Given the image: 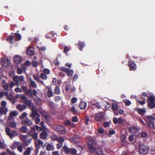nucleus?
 <instances>
[{
  "label": "nucleus",
  "mask_w": 155,
  "mask_h": 155,
  "mask_svg": "<svg viewBox=\"0 0 155 155\" xmlns=\"http://www.w3.org/2000/svg\"><path fill=\"white\" fill-rule=\"evenodd\" d=\"M144 120L146 122L149 128L155 130V125L154 121H155V118L152 116H146Z\"/></svg>",
  "instance_id": "obj_1"
},
{
  "label": "nucleus",
  "mask_w": 155,
  "mask_h": 155,
  "mask_svg": "<svg viewBox=\"0 0 155 155\" xmlns=\"http://www.w3.org/2000/svg\"><path fill=\"white\" fill-rule=\"evenodd\" d=\"M21 88L25 94L30 97H32L33 96H35L38 94L37 91L35 89L32 90L30 88L28 89L27 87L24 85L21 86Z\"/></svg>",
  "instance_id": "obj_2"
},
{
  "label": "nucleus",
  "mask_w": 155,
  "mask_h": 155,
  "mask_svg": "<svg viewBox=\"0 0 155 155\" xmlns=\"http://www.w3.org/2000/svg\"><path fill=\"white\" fill-rule=\"evenodd\" d=\"M147 107L150 109L155 107V97L152 96H148L147 101Z\"/></svg>",
  "instance_id": "obj_3"
},
{
  "label": "nucleus",
  "mask_w": 155,
  "mask_h": 155,
  "mask_svg": "<svg viewBox=\"0 0 155 155\" xmlns=\"http://www.w3.org/2000/svg\"><path fill=\"white\" fill-rule=\"evenodd\" d=\"M96 143L93 139L90 140L88 143V147L91 152L95 153Z\"/></svg>",
  "instance_id": "obj_4"
},
{
  "label": "nucleus",
  "mask_w": 155,
  "mask_h": 155,
  "mask_svg": "<svg viewBox=\"0 0 155 155\" xmlns=\"http://www.w3.org/2000/svg\"><path fill=\"white\" fill-rule=\"evenodd\" d=\"M149 148L148 146L144 144L139 145V152L142 155H145L149 152Z\"/></svg>",
  "instance_id": "obj_5"
},
{
  "label": "nucleus",
  "mask_w": 155,
  "mask_h": 155,
  "mask_svg": "<svg viewBox=\"0 0 155 155\" xmlns=\"http://www.w3.org/2000/svg\"><path fill=\"white\" fill-rule=\"evenodd\" d=\"M63 151L66 154L74 155L77 153V150L74 148H68L67 146H64L62 149Z\"/></svg>",
  "instance_id": "obj_6"
},
{
  "label": "nucleus",
  "mask_w": 155,
  "mask_h": 155,
  "mask_svg": "<svg viewBox=\"0 0 155 155\" xmlns=\"http://www.w3.org/2000/svg\"><path fill=\"white\" fill-rule=\"evenodd\" d=\"M5 131L6 134L9 136L11 139H13V137L18 135V134L16 131L13 130L11 132L10 129L8 127H6L5 128Z\"/></svg>",
  "instance_id": "obj_7"
},
{
  "label": "nucleus",
  "mask_w": 155,
  "mask_h": 155,
  "mask_svg": "<svg viewBox=\"0 0 155 155\" xmlns=\"http://www.w3.org/2000/svg\"><path fill=\"white\" fill-rule=\"evenodd\" d=\"M22 102L24 104H26L29 107H32L33 109L35 108V107L34 106V104L31 101L27 100L26 97L24 96H22L21 97Z\"/></svg>",
  "instance_id": "obj_8"
},
{
  "label": "nucleus",
  "mask_w": 155,
  "mask_h": 155,
  "mask_svg": "<svg viewBox=\"0 0 155 155\" xmlns=\"http://www.w3.org/2000/svg\"><path fill=\"white\" fill-rule=\"evenodd\" d=\"M28 134L31 136L35 142L36 141L38 138V134L34 127H31L30 130L28 133Z\"/></svg>",
  "instance_id": "obj_9"
},
{
  "label": "nucleus",
  "mask_w": 155,
  "mask_h": 155,
  "mask_svg": "<svg viewBox=\"0 0 155 155\" xmlns=\"http://www.w3.org/2000/svg\"><path fill=\"white\" fill-rule=\"evenodd\" d=\"M129 130L132 134L134 135L135 136H138L140 134L139 132V128L138 127H132L129 128Z\"/></svg>",
  "instance_id": "obj_10"
},
{
  "label": "nucleus",
  "mask_w": 155,
  "mask_h": 155,
  "mask_svg": "<svg viewBox=\"0 0 155 155\" xmlns=\"http://www.w3.org/2000/svg\"><path fill=\"white\" fill-rule=\"evenodd\" d=\"M104 116V112H100L95 114L94 119L97 121L100 122L103 120Z\"/></svg>",
  "instance_id": "obj_11"
},
{
  "label": "nucleus",
  "mask_w": 155,
  "mask_h": 155,
  "mask_svg": "<svg viewBox=\"0 0 155 155\" xmlns=\"http://www.w3.org/2000/svg\"><path fill=\"white\" fill-rule=\"evenodd\" d=\"M57 131L60 134H64L66 133V130L65 127L61 125H58L56 126Z\"/></svg>",
  "instance_id": "obj_12"
},
{
  "label": "nucleus",
  "mask_w": 155,
  "mask_h": 155,
  "mask_svg": "<svg viewBox=\"0 0 155 155\" xmlns=\"http://www.w3.org/2000/svg\"><path fill=\"white\" fill-rule=\"evenodd\" d=\"M60 70L65 72L68 76H71L74 73L73 70L72 69H69L64 67H62L60 68Z\"/></svg>",
  "instance_id": "obj_13"
},
{
  "label": "nucleus",
  "mask_w": 155,
  "mask_h": 155,
  "mask_svg": "<svg viewBox=\"0 0 155 155\" xmlns=\"http://www.w3.org/2000/svg\"><path fill=\"white\" fill-rule=\"evenodd\" d=\"M28 134L25 135H21L20 137V139L23 141L24 144L26 146L28 145V143L30 142L31 140H27L28 137Z\"/></svg>",
  "instance_id": "obj_14"
},
{
  "label": "nucleus",
  "mask_w": 155,
  "mask_h": 155,
  "mask_svg": "<svg viewBox=\"0 0 155 155\" xmlns=\"http://www.w3.org/2000/svg\"><path fill=\"white\" fill-rule=\"evenodd\" d=\"M1 63L2 66L7 67L10 65V62L8 58H4L2 60Z\"/></svg>",
  "instance_id": "obj_15"
},
{
  "label": "nucleus",
  "mask_w": 155,
  "mask_h": 155,
  "mask_svg": "<svg viewBox=\"0 0 155 155\" xmlns=\"http://www.w3.org/2000/svg\"><path fill=\"white\" fill-rule=\"evenodd\" d=\"M80 140V136L78 135H75L71 139V141L74 144H77L79 143Z\"/></svg>",
  "instance_id": "obj_16"
},
{
  "label": "nucleus",
  "mask_w": 155,
  "mask_h": 155,
  "mask_svg": "<svg viewBox=\"0 0 155 155\" xmlns=\"http://www.w3.org/2000/svg\"><path fill=\"white\" fill-rule=\"evenodd\" d=\"M127 65L129 68L130 71H133L136 69V64L132 61H130L128 62Z\"/></svg>",
  "instance_id": "obj_17"
},
{
  "label": "nucleus",
  "mask_w": 155,
  "mask_h": 155,
  "mask_svg": "<svg viewBox=\"0 0 155 155\" xmlns=\"http://www.w3.org/2000/svg\"><path fill=\"white\" fill-rule=\"evenodd\" d=\"M36 147L37 150L41 148L44 142L41 140L39 139H37L35 142Z\"/></svg>",
  "instance_id": "obj_18"
},
{
  "label": "nucleus",
  "mask_w": 155,
  "mask_h": 155,
  "mask_svg": "<svg viewBox=\"0 0 155 155\" xmlns=\"http://www.w3.org/2000/svg\"><path fill=\"white\" fill-rule=\"evenodd\" d=\"M21 123L25 125L29 126L31 125L32 124L31 121L28 118H26L25 119L23 120L22 121Z\"/></svg>",
  "instance_id": "obj_19"
},
{
  "label": "nucleus",
  "mask_w": 155,
  "mask_h": 155,
  "mask_svg": "<svg viewBox=\"0 0 155 155\" xmlns=\"http://www.w3.org/2000/svg\"><path fill=\"white\" fill-rule=\"evenodd\" d=\"M13 59L14 62L17 64H20L22 62L21 58L18 55L15 56L13 58Z\"/></svg>",
  "instance_id": "obj_20"
},
{
  "label": "nucleus",
  "mask_w": 155,
  "mask_h": 155,
  "mask_svg": "<svg viewBox=\"0 0 155 155\" xmlns=\"http://www.w3.org/2000/svg\"><path fill=\"white\" fill-rule=\"evenodd\" d=\"M45 89L48 90L47 92V94L48 97L50 98L53 96V92L52 90L51 89V87L48 86H46L45 87Z\"/></svg>",
  "instance_id": "obj_21"
},
{
  "label": "nucleus",
  "mask_w": 155,
  "mask_h": 155,
  "mask_svg": "<svg viewBox=\"0 0 155 155\" xmlns=\"http://www.w3.org/2000/svg\"><path fill=\"white\" fill-rule=\"evenodd\" d=\"M33 77L35 80L37 81L38 82L40 83L42 85H45L43 82L40 80V77L37 74H34L33 75Z\"/></svg>",
  "instance_id": "obj_22"
},
{
  "label": "nucleus",
  "mask_w": 155,
  "mask_h": 155,
  "mask_svg": "<svg viewBox=\"0 0 155 155\" xmlns=\"http://www.w3.org/2000/svg\"><path fill=\"white\" fill-rule=\"evenodd\" d=\"M26 107V106L25 104L21 105L18 104L16 106V108L20 111H22L25 110Z\"/></svg>",
  "instance_id": "obj_23"
},
{
  "label": "nucleus",
  "mask_w": 155,
  "mask_h": 155,
  "mask_svg": "<svg viewBox=\"0 0 155 155\" xmlns=\"http://www.w3.org/2000/svg\"><path fill=\"white\" fill-rule=\"evenodd\" d=\"M87 104L86 102L81 101L79 104V107L82 110L85 109L87 107Z\"/></svg>",
  "instance_id": "obj_24"
},
{
  "label": "nucleus",
  "mask_w": 155,
  "mask_h": 155,
  "mask_svg": "<svg viewBox=\"0 0 155 155\" xmlns=\"http://www.w3.org/2000/svg\"><path fill=\"white\" fill-rule=\"evenodd\" d=\"M8 111V109L6 107H0V114L1 115L6 114Z\"/></svg>",
  "instance_id": "obj_25"
},
{
  "label": "nucleus",
  "mask_w": 155,
  "mask_h": 155,
  "mask_svg": "<svg viewBox=\"0 0 155 155\" xmlns=\"http://www.w3.org/2000/svg\"><path fill=\"white\" fill-rule=\"evenodd\" d=\"M40 136L41 138L42 139H45L47 138L48 133L46 131H42L40 134Z\"/></svg>",
  "instance_id": "obj_26"
},
{
  "label": "nucleus",
  "mask_w": 155,
  "mask_h": 155,
  "mask_svg": "<svg viewBox=\"0 0 155 155\" xmlns=\"http://www.w3.org/2000/svg\"><path fill=\"white\" fill-rule=\"evenodd\" d=\"M27 53L29 55H32L34 54L33 48H28L27 51Z\"/></svg>",
  "instance_id": "obj_27"
},
{
  "label": "nucleus",
  "mask_w": 155,
  "mask_h": 155,
  "mask_svg": "<svg viewBox=\"0 0 155 155\" xmlns=\"http://www.w3.org/2000/svg\"><path fill=\"white\" fill-rule=\"evenodd\" d=\"M32 112L31 114L30 115V116L32 118H34L36 116H39V115L38 113L37 112V111L34 110L35 109H33V108L32 107Z\"/></svg>",
  "instance_id": "obj_28"
},
{
  "label": "nucleus",
  "mask_w": 155,
  "mask_h": 155,
  "mask_svg": "<svg viewBox=\"0 0 155 155\" xmlns=\"http://www.w3.org/2000/svg\"><path fill=\"white\" fill-rule=\"evenodd\" d=\"M96 150L95 153H96L98 155H103V151L102 148H97L96 149Z\"/></svg>",
  "instance_id": "obj_29"
},
{
  "label": "nucleus",
  "mask_w": 155,
  "mask_h": 155,
  "mask_svg": "<svg viewBox=\"0 0 155 155\" xmlns=\"http://www.w3.org/2000/svg\"><path fill=\"white\" fill-rule=\"evenodd\" d=\"M138 113L141 115H143L146 112V110L144 109H138L137 110Z\"/></svg>",
  "instance_id": "obj_30"
},
{
  "label": "nucleus",
  "mask_w": 155,
  "mask_h": 155,
  "mask_svg": "<svg viewBox=\"0 0 155 155\" xmlns=\"http://www.w3.org/2000/svg\"><path fill=\"white\" fill-rule=\"evenodd\" d=\"M20 130L22 133H26L28 131V128L26 126H22L20 128Z\"/></svg>",
  "instance_id": "obj_31"
},
{
  "label": "nucleus",
  "mask_w": 155,
  "mask_h": 155,
  "mask_svg": "<svg viewBox=\"0 0 155 155\" xmlns=\"http://www.w3.org/2000/svg\"><path fill=\"white\" fill-rule=\"evenodd\" d=\"M79 50L82 51L83 48L85 46V44L84 42H80L79 43L78 45Z\"/></svg>",
  "instance_id": "obj_32"
},
{
  "label": "nucleus",
  "mask_w": 155,
  "mask_h": 155,
  "mask_svg": "<svg viewBox=\"0 0 155 155\" xmlns=\"http://www.w3.org/2000/svg\"><path fill=\"white\" fill-rule=\"evenodd\" d=\"M14 80L16 82H18L20 81H24V77L21 76L20 77H15L13 78Z\"/></svg>",
  "instance_id": "obj_33"
},
{
  "label": "nucleus",
  "mask_w": 155,
  "mask_h": 155,
  "mask_svg": "<svg viewBox=\"0 0 155 155\" xmlns=\"http://www.w3.org/2000/svg\"><path fill=\"white\" fill-rule=\"evenodd\" d=\"M31 86L33 88H36L37 85L35 82L33 81L31 79L30 80Z\"/></svg>",
  "instance_id": "obj_34"
},
{
  "label": "nucleus",
  "mask_w": 155,
  "mask_h": 155,
  "mask_svg": "<svg viewBox=\"0 0 155 155\" xmlns=\"http://www.w3.org/2000/svg\"><path fill=\"white\" fill-rule=\"evenodd\" d=\"M9 83H8V84H6L2 85V86L3 87L5 91H8L9 89Z\"/></svg>",
  "instance_id": "obj_35"
},
{
  "label": "nucleus",
  "mask_w": 155,
  "mask_h": 155,
  "mask_svg": "<svg viewBox=\"0 0 155 155\" xmlns=\"http://www.w3.org/2000/svg\"><path fill=\"white\" fill-rule=\"evenodd\" d=\"M31 149L30 147L27 148L26 150L24 152V155H29L30 153Z\"/></svg>",
  "instance_id": "obj_36"
},
{
  "label": "nucleus",
  "mask_w": 155,
  "mask_h": 155,
  "mask_svg": "<svg viewBox=\"0 0 155 155\" xmlns=\"http://www.w3.org/2000/svg\"><path fill=\"white\" fill-rule=\"evenodd\" d=\"M15 39L16 40L19 41L21 39V36L19 34L17 33H15Z\"/></svg>",
  "instance_id": "obj_37"
},
{
  "label": "nucleus",
  "mask_w": 155,
  "mask_h": 155,
  "mask_svg": "<svg viewBox=\"0 0 155 155\" xmlns=\"http://www.w3.org/2000/svg\"><path fill=\"white\" fill-rule=\"evenodd\" d=\"M141 99L142 100V101H139L138 100V102H139V103L141 105H143L144 104H145V100L146 99L144 98L143 97H141Z\"/></svg>",
  "instance_id": "obj_38"
},
{
  "label": "nucleus",
  "mask_w": 155,
  "mask_h": 155,
  "mask_svg": "<svg viewBox=\"0 0 155 155\" xmlns=\"http://www.w3.org/2000/svg\"><path fill=\"white\" fill-rule=\"evenodd\" d=\"M9 125L12 128H15L16 126V123L12 121L9 123Z\"/></svg>",
  "instance_id": "obj_39"
},
{
  "label": "nucleus",
  "mask_w": 155,
  "mask_h": 155,
  "mask_svg": "<svg viewBox=\"0 0 155 155\" xmlns=\"http://www.w3.org/2000/svg\"><path fill=\"white\" fill-rule=\"evenodd\" d=\"M112 110L118 109V105L116 104H112Z\"/></svg>",
  "instance_id": "obj_40"
},
{
  "label": "nucleus",
  "mask_w": 155,
  "mask_h": 155,
  "mask_svg": "<svg viewBox=\"0 0 155 155\" xmlns=\"http://www.w3.org/2000/svg\"><path fill=\"white\" fill-rule=\"evenodd\" d=\"M31 64H32V66L33 67H36L39 64L37 61H35V60L33 61H32Z\"/></svg>",
  "instance_id": "obj_41"
},
{
  "label": "nucleus",
  "mask_w": 155,
  "mask_h": 155,
  "mask_svg": "<svg viewBox=\"0 0 155 155\" xmlns=\"http://www.w3.org/2000/svg\"><path fill=\"white\" fill-rule=\"evenodd\" d=\"M54 92L55 94H59L60 93V91L59 87L58 86H57L55 87V89L54 90Z\"/></svg>",
  "instance_id": "obj_42"
},
{
  "label": "nucleus",
  "mask_w": 155,
  "mask_h": 155,
  "mask_svg": "<svg viewBox=\"0 0 155 155\" xmlns=\"http://www.w3.org/2000/svg\"><path fill=\"white\" fill-rule=\"evenodd\" d=\"M40 77L41 79L44 80H46L47 79V76L45 73H41L40 75Z\"/></svg>",
  "instance_id": "obj_43"
},
{
  "label": "nucleus",
  "mask_w": 155,
  "mask_h": 155,
  "mask_svg": "<svg viewBox=\"0 0 155 155\" xmlns=\"http://www.w3.org/2000/svg\"><path fill=\"white\" fill-rule=\"evenodd\" d=\"M31 127H34L35 130H37L38 132H40L41 131V127H39L38 125H35Z\"/></svg>",
  "instance_id": "obj_44"
},
{
  "label": "nucleus",
  "mask_w": 155,
  "mask_h": 155,
  "mask_svg": "<svg viewBox=\"0 0 155 155\" xmlns=\"http://www.w3.org/2000/svg\"><path fill=\"white\" fill-rule=\"evenodd\" d=\"M57 140L59 143H61L62 144L64 141V139L63 137H61L58 138L57 139Z\"/></svg>",
  "instance_id": "obj_45"
},
{
  "label": "nucleus",
  "mask_w": 155,
  "mask_h": 155,
  "mask_svg": "<svg viewBox=\"0 0 155 155\" xmlns=\"http://www.w3.org/2000/svg\"><path fill=\"white\" fill-rule=\"evenodd\" d=\"M13 36H8L7 38V41H9L10 44H12V40H13Z\"/></svg>",
  "instance_id": "obj_46"
},
{
  "label": "nucleus",
  "mask_w": 155,
  "mask_h": 155,
  "mask_svg": "<svg viewBox=\"0 0 155 155\" xmlns=\"http://www.w3.org/2000/svg\"><path fill=\"white\" fill-rule=\"evenodd\" d=\"M71 124V122L69 120H67L64 122V125L66 126H70Z\"/></svg>",
  "instance_id": "obj_47"
},
{
  "label": "nucleus",
  "mask_w": 155,
  "mask_h": 155,
  "mask_svg": "<svg viewBox=\"0 0 155 155\" xmlns=\"http://www.w3.org/2000/svg\"><path fill=\"white\" fill-rule=\"evenodd\" d=\"M71 111L74 114H77V111L74 107L71 108Z\"/></svg>",
  "instance_id": "obj_48"
},
{
  "label": "nucleus",
  "mask_w": 155,
  "mask_h": 155,
  "mask_svg": "<svg viewBox=\"0 0 155 155\" xmlns=\"http://www.w3.org/2000/svg\"><path fill=\"white\" fill-rule=\"evenodd\" d=\"M10 114H11V115L13 116H16L18 114V112L16 111H11Z\"/></svg>",
  "instance_id": "obj_49"
},
{
  "label": "nucleus",
  "mask_w": 155,
  "mask_h": 155,
  "mask_svg": "<svg viewBox=\"0 0 155 155\" xmlns=\"http://www.w3.org/2000/svg\"><path fill=\"white\" fill-rule=\"evenodd\" d=\"M92 105L94 106H95L97 107L98 109H99L101 107V106L100 105V104L98 102H96L95 103H93Z\"/></svg>",
  "instance_id": "obj_50"
},
{
  "label": "nucleus",
  "mask_w": 155,
  "mask_h": 155,
  "mask_svg": "<svg viewBox=\"0 0 155 155\" xmlns=\"http://www.w3.org/2000/svg\"><path fill=\"white\" fill-rule=\"evenodd\" d=\"M27 116V114L26 112H24L20 117L21 119H23Z\"/></svg>",
  "instance_id": "obj_51"
},
{
  "label": "nucleus",
  "mask_w": 155,
  "mask_h": 155,
  "mask_svg": "<svg viewBox=\"0 0 155 155\" xmlns=\"http://www.w3.org/2000/svg\"><path fill=\"white\" fill-rule=\"evenodd\" d=\"M8 95V91L1 92L0 91V98L2 97L3 96Z\"/></svg>",
  "instance_id": "obj_52"
},
{
  "label": "nucleus",
  "mask_w": 155,
  "mask_h": 155,
  "mask_svg": "<svg viewBox=\"0 0 155 155\" xmlns=\"http://www.w3.org/2000/svg\"><path fill=\"white\" fill-rule=\"evenodd\" d=\"M44 118L48 122H49L50 121L51 117L49 114L45 117Z\"/></svg>",
  "instance_id": "obj_53"
},
{
  "label": "nucleus",
  "mask_w": 155,
  "mask_h": 155,
  "mask_svg": "<svg viewBox=\"0 0 155 155\" xmlns=\"http://www.w3.org/2000/svg\"><path fill=\"white\" fill-rule=\"evenodd\" d=\"M43 71L45 74H48L50 73V70L47 68L44 69Z\"/></svg>",
  "instance_id": "obj_54"
},
{
  "label": "nucleus",
  "mask_w": 155,
  "mask_h": 155,
  "mask_svg": "<svg viewBox=\"0 0 155 155\" xmlns=\"http://www.w3.org/2000/svg\"><path fill=\"white\" fill-rule=\"evenodd\" d=\"M69 51V49L67 46H65L64 48V50L63 52L67 54L68 51Z\"/></svg>",
  "instance_id": "obj_55"
},
{
  "label": "nucleus",
  "mask_w": 155,
  "mask_h": 155,
  "mask_svg": "<svg viewBox=\"0 0 155 155\" xmlns=\"http://www.w3.org/2000/svg\"><path fill=\"white\" fill-rule=\"evenodd\" d=\"M7 104L6 102L5 101H2L1 103V105L2 107H6V106Z\"/></svg>",
  "instance_id": "obj_56"
},
{
  "label": "nucleus",
  "mask_w": 155,
  "mask_h": 155,
  "mask_svg": "<svg viewBox=\"0 0 155 155\" xmlns=\"http://www.w3.org/2000/svg\"><path fill=\"white\" fill-rule=\"evenodd\" d=\"M41 114L43 116L44 118L45 117L48 116V115H49V114L47 112H46L45 111H43L41 113Z\"/></svg>",
  "instance_id": "obj_57"
},
{
  "label": "nucleus",
  "mask_w": 155,
  "mask_h": 155,
  "mask_svg": "<svg viewBox=\"0 0 155 155\" xmlns=\"http://www.w3.org/2000/svg\"><path fill=\"white\" fill-rule=\"evenodd\" d=\"M124 103L125 105L127 106H129L131 104V102L129 100H125Z\"/></svg>",
  "instance_id": "obj_58"
},
{
  "label": "nucleus",
  "mask_w": 155,
  "mask_h": 155,
  "mask_svg": "<svg viewBox=\"0 0 155 155\" xmlns=\"http://www.w3.org/2000/svg\"><path fill=\"white\" fill-rule=\"evenodd\" d=\"M72 120L73 122H77L78 121V117L77 116H75L72 117Z\"/></svg>",
  "instance_id": "obj_59"
},
{
  "label": "nucleus",
  "mask_w": 155,
  "mask_h": 155,
  "mask_svg": "<svg viewBox=\"0 0 155 155\" xmlns=\"http://www.w3.org/2000/svg\"><path fill=\"white\" fill-rule=\"evenodd\" d=\"M98 132L100 134H102L104 133V130L102 128H100L98 130Z\"/></svg>",
  "instance_id": "obj_60"
},
{
  "label": "nucleus",
  "mask_w": 155,
  "mask_h": 155,
  "mask_svg": "<svg viewBox=\"0 0 155 155\" xmlns=\"http://www.w3.org/2000/svg\"><path fill=\"white\" fill-rule=\"evenodd\" d=\"M54 99L55 101L56 102L59 101L61 100V98L59 96H57L55 97Z\"/></svg>",
  "instance_id": "obj_61"
},
{
  "label": "nucleus",
  "mask_w": 155,
  "mask_h": 155,
  "mask_svg": "<svg viewBox=\"0 0 155 155\" xmlns=\"http://www.w3.org/2000/svg\"><path fill=\"white\" fill-rule=\"evenodd\" d=\"M128 140L130 142L133 141L134 140L133 135L132 134L130 135L128 138Z\"/></svg>",
  "instance_id": "obj_62"
},
{
  "label": "nucleus",
  "mask_w": 155,
  "mask_h": 155,
  "mask_svg": "<svg viewBox=\"0 0 155 155\" xmlns=\"http://www.w3.org/2000/svg\"><path fill=\"white\" fill-rule=\"evenodd\" d=\"M51 147L52 146L51 144H48L46 146V149L47 150L49 151L51 150Z\"/></svg>",
  "instance_id": "obj_63"
},
{
  "label": "nucleus",
  "mask_w": 155,
  "mask_h": 155,
  "mask_svg": "<svg viewBox=\"0 0 155 155\" xmlns=\"http://www.w3.org/2000/svg\"><path fill=\"white\" fill-rule=\"evenodd\" d=\"M147 135V134L146 132H141V135L143 137H145Z\"/></svg>",
  "instance_id": "obj_64"
}]
</instances>
